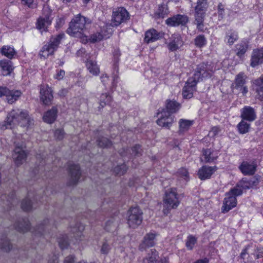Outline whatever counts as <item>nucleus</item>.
<instances>
[{"instance_id": "1", "label": "nucleus", "mask_w": 263, "mask_h": 263, "mask_svg": "<svg viewBox=\"0 0 263 263\" xmlns=\"http://www.w3.org/2000/svg\"><path fill=\"white\" fill-rule=\"evenodd\" d=\"M213 67L211 65L202 63L199 64L192 77L188 79L182 90L184 98L190 99L193 97L197 83L202 78L210 77L213 73Z\"/></svg>"}, {"instance_id": "2", "label": "nucleus", "mask_w": 263, "mask_h": 263, "mask_svg": "<svg viewBox=\"0 0 263 263\" xmlns=\"http://www.w3.org/2000/svg\"><path fill=\"white\" fill-rule=\"evenodd\" d=\"M33 120L26 110L15 109L8 115L6 120L0 125L2 129L13 128L17 125L22 127H29L33 124Z\"/></svg>"}, {"instance_id": "3", "label": "nucleus", "mask_w": 263, "mask_h": 263, "mask_svg": "<svg viewBox=\"0 0 263 263\" xmlns=\"http://www.w3.org/2000/svg\"><path fill=\"white\" fill-rule=\"evenodd\" d=\"M86 23V18L80 15L75 16L70 22L67 32L70 35L81 37Z\"/></svg>"}, {"instance_id": "4", "label": "nucleus", "mask_w": 263, "mask_h": 263, "mask_svg": "<svg viewBox=\"0 0 263 263\" xmlns=\"http://www.w3.org/2000/svg\"><path fill=\"white\" fill-rule=\"evenodd\" d=\"M242 194V190L238 187H234L229 192L226 193L223 201V205L221 211L223 213H227L235 207L237 205L236 197Z\"/></svg>"}, {"instance_id": "5", "label": "nucleus", "mask_w": 263, "mask_h": 263, "mask_svg": "<svg viewBox=\"0 0 263 263\" xmlns=\"http://www.w3.org/2000/svg\"><path fill=\"white\" fill-rule=\"evenodd\" d=\"M164 207L163 210L164 214H167L171 209H176L180 203L178 195L175 188L168 189L163 199Z\"/></svg>"}, {"instance_id": "6", "label": "nucleus", "mask_w": 263, "mask_h": 263, "mask_svg": "<svg viewBox=\"0 0 263 263\" xmlns=\"http://www.w3.org/2000/svg\"><path fill=\"white\" fill-rule=\"evenodd\" d=\"M64 36V33H60L56 36H52L50 39L49 42L42 47L40 55L44 58H46L49 55L53 54L58 49Z\"/></svg>"}, {"instance_id": "7", "label": "nucleus", "mask_w": 263, "mask_h": 263, "mask_svg": "<svg viewBox=\"0 0 263 263\" xmlns=\"http://www.w3.org/2000/svg\"><path fill=\"white\" fill-rule=\"evenodd\" d=\"M208 4L206 0H198L195 8V17L197 28L200 31L203 30V18Z\"/></svg>"}, {"instance_id": "8", "label": "nucleus", "mask_w": 263, "mask_h": 263, "mask_svg": "<svg viewBox=\"0 0 263 263\" xmlns=\"http://www.w3.org/2000/svg\"><path fill=\"white\" fill-rule=\"evenodd\" d=\"M142 212L138 207L131 208L127 213V223L129 227L136 228L142 221Z\"/></svg>"}, {"instance_id": "9", "label": "nucleus", "mask_w": 263, "mask_h": 263, "mask_svg": "<svg viewBox=\"0 0 263 263\" xmlns=\"http://www.w3.org/2000/svg\"><path fill=\"white\" fill-rule=\"evenodd\" d=\"M128 17V13L126 10L123 8H119L113 11L111 23L109 25H106V27L111 28L112 26H118L126 21Z\"/></svg>"}, {"instance_id": "10", "label": "nucleus", "mask_w": 263, "mask_h": 263, "mask_svg": "<svg viewBox=\"0 0 263 263\" xmlns=\"http://www.w3.org/2000/svg\"><path fill=\"white\" fill-rule=\"evenodd\" d=\"M158 119L157 123L159 126L170 128L174 122V116L165 109H162L158 113Z\"/></svg>"}, {"instance_id": "11", "label": "nucleus", "mask_w": 263, "mask_h": 263, "mask_svg": "<svg viewBox=\"0 0 263 263\" xmlns=\"http://www.w3.org/2000/svg\"><path fill=\"white\" fill-rule=\"evenodd\" d=\"M25 146L23 143H16L12 154V158L17 165L23 164L26 160V153L24 149Z\"/></svg>"}, {"instance_id": "12", "label": "nucleus", "mask_w": 263, "mask_h": 263, "mask_svg": "<svg viewBox=\"0 0 263 263\" xmlns=\"http://www.w3.org/2000/svg\"><path fill=\"white\" fill-rule=\"evenodd\" d=\"M247 76L242 72L238 74L233 85L234 89H237L243 96L248 92V87L245 85Z\"/></svg>"}, {"instance_id": "13", "label": "nucleus", "mask_w": 263, "mask_h": 263, "mask_svg": "<svg viewBox=\"0 0 263 263\" xmlns=\"http://www.w3.org/2000/svg\"><path fill=\"white\" fill-rule=\"evenodd\" d=\"M52 20V17L49 13L40 16L36 23L37 29L41 32L47 31L48 27L51 24Z\"/></svg>"}, {"instance_id": "14", "label": "nucleus", "mask_w": 263, "mask_h": 263, "mask_svg": "<svg viewBox=\"0 0 263 263\" xmlns=\"http://www.w3.org/2000/svg\"><path fill=\"white\" fill-rule=\"evenodd\" d=\"M183 42L180 34L175 33L170 38L167 47L171 51H174L182 47Z\"/></svg>"}, {"instance_id": "15", "label": "nucleus", "mask_w": 263, "mask_h": 263, "mask_svg": "<svg viewBox=\"0 0 263 263\" xmlns=\"http://www.w3.org/2000/svg\"><path fill=\"white\" fill-rule=\"evenodd\" d=\"M41 100L45 104H48L51 103L52 98V91L48 86L42 85L40 90Z\"/></svg>"}, {"instance_id": "16", "label": "nucleus", "mask_w": 263, "mask_h": 263, "mask_svg": "<svg viewBox=\"0 0 263 263\" xmlns=\"http://www.w3.org/2000/svg\"><path fill=\"white\" fill-rule=\"evenodd\" d=\"M101 30V33H96L92 34L89 38V40L91 42L95 43L100 41L103 39L108 38L110 35L112 34V31L111 28H108L104 26Z\"/></svg>"}, {"instance_id": "17", "label": "nucleus", "mask_w": 263, "mask_h": 263, "mask_svg": "<svg viewBox=\"0 0 263 263\" xmlns=\"http://www.w3.org/2000/svg\"><path fill=\"white\" fill-rule=\"evenodd\" d=\"M240 117L243 120L249 122L254 121L256 116L254 109L250 106H245L240 110Z\"/></svg>"}, {"instance_id": "18", "label": "nucleus", "mask_w": 263, "mask_h": 263, "mask_svg": "<svg viewBox=\"0 0 263 263\" xmlns=\"http://www.w3.org/2000/svg\"><path fill=\"white\" fill-rule=\"evenodd\" d=\"M216 170V166H204L199 170L198 175L201 180L207 179L211 177Z\"/></svg>"}, {"instance_id": "19", "label": "nucleus", "mask_w": 263, "mask_h": 263, "mask_svg": "<svg viewBox=\"0 0 263 263\" xmlns=\"http://www.w3.org/2000/svg\"><path fill=\"white\" fill-rule=\"evenodd\" d=\"M256 165L254 162L244 161L239 166V169L244 175H253L256 171Z\"/></svg>"}, {"instance_id": "20", "label": "nucleus", "mask_w": 263, "mask_h": 263, "mask_svg": "<svg viewBox=\"0 0 263 263\" xmlns=\"http://www.w3.org/2000/svg\"><path fill=\"white\" fill-rule=\"evenodd\" d=\"M188 21L187 17L182 15H177L166 20V23L171 26H176L185 24Z\"/></svg>"}, {"instance_id": "21", "label": "nucleus", "mask_w": 263, "mask_h": 263, "mask_svg": "<svg viewBox=\"0 0 263 263\" xmlns=\"http://www.w3.org/2000/svg\"><path fill=\"white\" fill-rule=\"evenodd\" d=\"M163 34L152 29L147 31L145 33L144 42L147 43L155 42L162 37Z\"/></svg>"}, {"instance_id": "22", "label": "nucleus", "mask_w": 263, "mask_h": 263, "mask_svg": "<svg viewBox=\"0 0 263 263\" xmlns=\"http://www.w3.org/2000/svg\"><path fill=\"white\" fill-rule=\"evenodd\" d=\"M263 63V49L253 50L252 54L251 66L255 67Z\"/></svg>"}, {"instance_id": "23", "label": "nucleus", "mask_w": 263, "mask_h": 263, "mask_svg": "<svg viewBox=\"0 0 263 263\" xmlns=\"http://www.w3.org/2000/svg\"><path fill=\"white\" fill-rule=\"evenodd\" d=\"M156 234L149 233L146 234L142 242L139 246V249L141 251L144 250L146 247H152L155 245Z\"/></svg>"}, {"instance_id": "24", "label": "nucleus", "mask_w": 263, "mask_h": 263, "mask_svg": "<svg viewBox=\"0 0 263 263\" xmlns=\"http://www.w3.org/2000/svg\"><path fill=\"white\" fill-rule=\"evenodd\" d=\"M253 89L257 93L256 97L262 100H263V76L253 81Z\"/></svg>"}, {"instance_id": "25", "label": "nucleus", "mask_w": 263, "mask_h": 263, "mask_svg": "<svg viewBox=\"0 0 263 263\" xmlns=\"http://www.w3.org/2000/svg\"><path fill=\"white\" fill-rule=\"evenodd\" d=\"M218 157V152L211 149H204L203 151V155L201 158L202 161L204 162H211L216 160Z\"/></svg>"}, {"instance_id": "26", "label": "nucleus", "mask_w": 263, "mask_h": 263, "mask_svg": "<svg viewBox=\"0 0 263 263\" xmlns=\"http://www.w3.org/2000/svg\"><path fill=\"white\" fill-rule=\"evenodd\" d=\"M69 174L71 184L76 183L79 181L81 176L79 166L75 164L71 165L69 166Z\"/></svg>"}, {"instance_id": "27", "label": "nucleus", "mask_w": 263, "mask_h": 263, "mask_svg": "<svg viewBox=\"0 0 263 263\" xmlns=\"http://www.w3.org/2000/svg\"><path fill=\"white\" fill-rule=\"evenodd\" d=\"M13 70L12 63L6 60L0 61V74L7 76L9 75Z\"/></svg>"}, {"instance_id": "28", "label": "nucleus", "mask_w": 263, "mask_h": 263, "mask_svg": "<svg viewBox=\"0 0 263 263\" xmlns=\"http://www.w3.org/2000/svg\"><path fill=\"white\" fill-rule=\"evenodd\" d=\"M22 95L20 90H10L6 87L5 88L4 96L7 98V100L9 103H13L18 100Z\"/></svg>"}, {"instance_id": "29", "label": "nucleus", "mask_w": 263, "mask_h": 263, "mask_svg": "<svg viewBox=\"0 0 263 263\" xmlns=\"http://www.w3.org/2000/svg\"><path fill=\"white\" fill-rule=\"evenodd\" d=\"M58 110L56 108L53 107L45 113L43 117V121L47 123L51 124L56 119Z\"/></svg>"}, {"instance_id": "30", "label": "nucleus", "mask_w": 263, "mask_h": 263, "mask_svg": "<svg viewBox=\"0 0 263 263\" xmlns=\"http://www.w3.org/2000/svg\"><path fill=\"white\" fill-rule=\"evenodd\" d=\"M84 230V226L80 223H77L75 227L71 228V231L76 241H80L83 238L82 232Z\"/></svg>"}, {"instance_id": "31", "label": "nucleus", "mask_w": 263, "mask_h": 263, "mask_svg": "<svg viewBox=\"0 0 263 263\" xmlns=\"http://www.w3.org/2000/svg\"><path fill=\"white\" fill-rule=\"evenodd\" d=\"M1 54L9 59H12L16 55V51L14 48L9 45L3 46L1 50Z\"/></svg>"}, {"instance_id": "32", "label": "nucleus", "mask_w": 263, "mask_h": 263, "mask_svg": "<svg viewBox=\"0 0 263 263\" xmlns=\"http://www.w3.org/2000/svg\"><path fill=\"white\" fill-rule=\"evenodd\" d=\"M87 70L93 76H98L100 73V68L95 61L89 60L86 64Z\"/></svg>"}, {"instance_id": "33", "label": "nucleus", "mask_w": 263, "mask_h": 263, "mask_svg": "<svg viewBox=\"0 0 263 263\" xmlns=\"http://www.w3.org/2000/svg\"><path fill=\"white\" fill-rule=\"evenodd\" d=\"M180 107V104L176 101L167 100L166 104V107L163 109L168 111L172 114L178 111Z\"/></svg>"}, {"instance_id": "34", "label": "nucleus", "mask_w": 263, "mask_h": 263, "mask_svg": "<svg viewBox=\"0 0 263 263\" xmlns=\"http://www.w3.org/2000/svg\"><path fill=\"white\" fill-rule=\"evenodd\" d=\"M157 257L158 253L156 250L151 249V252L143 259L142 263H156Z\"/></svg>"}, {"instance_id": "35", "label": "nucleus", "mask_w": 263, "mask_h": 263, "mask_svg": "<svg viewBox=\"0 0 263 263\" xmlns=\"http://www.w3.org/2000/svg\"><path fill=\"white\" fill-rule=\"evenodd\" d=\"M193 120L181 119L179 121V132H184L189 129L193 124Z\"/></svg>"}, {"instance_id": "36", "label": "nucleus", "mask_w": 263, "mask_h": 263, "mask_svg": "<svg viewBox=\"0 0 263 263\" xmlns=\"http://www.w3.org/2000/svg\"><path fill=\"white\" fill-rule=\"evenodd\" d=\"M238 39V35L236 32L230 30L227 32L225 37V42L231 45Z\"/></svg>"}, {"instance_id": "37", "label": "nucleus", "mask_w": 263, "mask_h": 263, "mask_svg": "<svg viewBox=\"0 0 263 263\" xmlns=\"http://www.w3.org/2000/svg\"><path fill=\"white\" fill-rule=\"evenodd\" d=\"M99 104L101 107L109 105L112 101L111 97L107 93H102L99 98Z\"/></svg>"}, {"instance_id": "38", "label": "nucleus", "mask_w": 263, "mask_h": 263, "mask_svg": "<svg viewBox=\"0 0 263 263\" xmlns=\"http://www.w3.org/2000/svg\"><path fill=\"white\" fill-rule=\"evenodd\" d=\"M237 127L240 134H245L249 132L250 124L248 123L245 120L242 119L238 124Z\"/></svg>"}, {"instance_id": "39", "label": "nucleus", "mask_w": 263, "mask_h": 263, "mask_svg": "<svg viewBox=\"0 0 263 263\" xmlns=\"http://www.w3.org/2000/svg\"><path fill=\"white\" fill-rule=\"evenodd\" d=\"M236 48V54L240 57L246 52L248 48V44L246 42H242L238 44Z\"/></svg>"}, {"instance_id": "40", "label": "nucleus", "mask_w": 263, "mask_h": 263, "mask_svg": "<svg viewBox=\"0 0 263 263\" xmlns=\"http://www.w3.org/2000/svg\"><path fill=\"white\" fill-rule=\"evenodd\" d=\"M15 227L18 231L25 232L30 230V223L28 219H23L21 222L18 223Z\"/></svg>"}, {"instance_id": "41", "label": "nucleus", "mask_w": 263, "mask_h": 263, "mask_svg": "<svg viewBox=\"0 0 263 263\" xmlns=\"http://www.w3.org/2000/svg\"><path fill=\"white\" fill-rule=\"evenodd\" d=\"M197 242V238L193 235H189L186 241V247L189 250H192Z\"/></svg>"}, {"instance_id": "42", "label": "nucleus", "mask_w": 263, "mask_h": 263, "mask_svg": "<svg viewBox=\"0 0 263 263\" xmlns=\"http://www.w3.org/2000/svg\"><path fill=\"white\" fill-rule=\"evenodd\" d=\"M195 45L199 48L204 46L206 44V40L203 35L197 36L195 39Z\"/></svg>"}, {"instance_id": "43", "label": "nucleus", "mask_w": 263, "mask_h": 263, "mask_svg": "<svg viewBox=\"0 0 263 263\" xmlns=\"http://www.w3.org/2000/svg\"><path fill=\"white\" fill-rule=\"evenodd\" d=\"M12 246L10 242L6 238H2L0 240V248L6 251H9L11 249Z\"/></svg>"}, {"instance_id": "44", "label": "nucleus", "mask_w": 263, "mask_h": 263, "mask_svg": "<svg viewBox=\"0 0 263 263\" xmlns=\"http://www.w3.org/2000/svg\"><path fill=\"white\" fill-rule=\"evenodd\" d=\"M58 242L60 248L62 249L66 248L69 245V241L66 235H62L58 239Z\"/></svg>"}, {"instance_id": "45", "label": "nucleus", "mask_w": 263, "mask_h": 263, "mask_svg": "<svg viewBox=\"0 0 263 263\" xmlns=\"http://www.w3.org/2000/svg\"><path fill=\"white\" fill-rule=\"evenodd\" d=\"M21 207L24 211H28L32 208V203L30 200L28 198H26L23 200Z\"/></svg>"}, {"instance_id": "46", "label": "nucleus", "mask_w": 263, "mask_h": 263, "mask_svg": "<svg viewBox=\"0 0 263 263\" xmlns=\"http://www.w3.org/2000/svg\"><path fill=\"white\" fill-rule=\"evenodd\" d=\"M178 175L179 177L182 178L184 181H187L189 180V173L187 170L185 168H181L179 169L177 172Z\"/></svg>"}, {"instance_id": "47", "label": "nucleus", "mask_w": 263, "mask_h": 263, "mask_svg": "<svg viewBox=\"0 0 263 263\" xmlns=\"http://www.w3.org/2000/svg\"><path fill=\"white\" fill-rule=\"evenodd\" d=\"M253 185L252 183H251L250 182H248L245 180H242L237 184V185L235 187H238L241 189L242 191L243 189H249Z\"/></svg>"}, {"instance_id": "48", "label": "nucleus", "mask_w": 263, "mask_h": 263, "mask_svg": "<svg viewBox=\"0 0 263 263\" xmlns=\"http://www.w3.org/2000/svg\"><path fill=\"white\" fill-rule=\"evenodd\" d=\"M126 165L124 164H123L121 165H119L116 167L114 169V172L116 174L120 176L123 175L126 172Z\"/></svg>"}, {"instance_id": "49", "label": "nucleus", "mask_w": 263, "mask_h": 263, "mask_svg": "<svg viewBox=\"0 0 263 263\" xmlns=\"http://www.w3.org/2000/svg\"><path fill=\"white\" fill-rule=\"evenodd\" d=\"M97 141L98 144L100 147H107L111 144V142L106 138H102L101 139H99Z\"/></svg>"}, {"instance_id": "50", "label": "nucleus", "mask_w": 263, "mask_h": 263, "mask_svg": "<svg viewBox=\"0 0 263 263\" xmlns=\"http://www.w3.org/2000/svg\"><path fill=\"white\" fill-rule=\"evenodd\" d=\"M22 4L27 6L29 8H34L36 7V3L34 0H22Z\"/></svg>"}, {"instance_id": "51", "label": "nucleus", "mask_w": 263, "mask_h": 263, "mask_svg": "<svg viewBox=\"0 0 263 263\" xmlns=\"http://www.w3.org/2000/svg\"><path fill=\"white\" fill-rule=\"evenodd\" d=\"M65 71L63 70H58L56 73L54 75L53 78L58 80H62L65 76Z\"/></svg>"}, {"instance_id": "52", "label": "nucleus", "mask_w": 263, "mask_h": 263, "mask_svg": "<svg viewBox=\"0 0 263 263\" xmlns=\"http://www.w3.org/2000/svg\"><path fill=\"white\" fill-rule=\"evenodd\" d=\"M110 248L109 246V245L107 243L106 241H105L103 242L101 249V252L102 253L106 254L108 253L109 251L110 250Z\"/></svg>"}, {"instance_id": "53", "label": "nucleus", "mask_w": 263, "mask_h": 263, "mask_svg": "<svg viewBox=\"0 0 263 263\" xmlns=\"http://www.w3.org/2000/svg\"><path fill=\"white\" fill-rule=\"evenodd\" d=\"M54 136L58 139L61 140L64 137V132L61 129H58L55 131Z\"/></svg>"}, {"instance_id": "54", "label": "nucleus", "mask_w": 263, "mask_h": 263, "mask_svg": "<svg viewBox=\"0 0 263 263\" xmlns=\"http://www.w3.org/2000/svg\"><path fill=\"white\" fill-rule=\"evenodd\" d=\"M116 225L112 221H108L106 222L105 229L107 231H110L115 229Z\"/></svg>"}, {"instance_id": "55", "label": "nucleus", "mask_w": 263, "mask_h": 263, "mask_svg": "<svg viewBox=\"0 0 263 263\" xmlns=\"http://www.w3.org/2000/svg\"><path fill=\"white\" fill-rule=\"evenodd\" d=\"M219 129L217 127H214L212 128V129L210 131L209 133V136L210 137H214L216 136L219 133Z\"/></svg>"}, {"instance_id": "56", "label": "nucleus", "mask_w": 263, "mask_h": 263, "mask_svg": "<svg viewBox=\"0 0 263 263\" xmlns=\"http://www.w3.org/2000/svg\"><path fill=\"white\" fill-rule=\"evenodd\" d=\"M141 148L140 145H136L132 148L133 154L135 156L138 155L141 152Z\"/></svg>"}, {"instance_id": "57", "label": "nucleus", "mask_w": 263, "mask_h": 263, "mask_svg": "<svg viewBox=\"0 0 263 263\" xmlns=\"http://www.w3.org/2000/svg\"><path fill=\"white\" fill-rule=\"evenodd\" d=\"M218 12L221 18H222L223 15L224 9L223 6L221 4L218 5Z\"/></svg>"}, {"instance_id": "58", "label": "nucleus", "mask_w": 263, "mask_h": 263, "mask_svg": "<svg viewBox=\"0 0 263 263\" xmlns=\"http://www.w3.org/2000/svg\"><path fill=\"white\" fill-rule=\"evenodd\" d=\"M102 82L104 84H106L109 80L108 77L106 74H103L101 77Z\"/></svg>"}, {"instance_id": "59", "label": "nucleus", "mask_w": 263, "mask_h": 263, "mask_svg": "<svg viewBox=\"0 0 263 263\" xmlns=\"http://www.w3.org/2000/svg\"><path fill=\"white\" fill-rule=\"evenodd\" d=\"M74 257L72 255L66 257L64 260V263H73Z\"/></svg>"}, {"instance_id": "60", "label": "nucleus", "mask_w": 263, "mask_h": 263, "mask_svg": "<svg viewBox=\"0 0 263 263\" xmlns=\"http://www.w3.org/2000/svg\"><path fill=\"white\" fill-rule=\"evenodd\" d=\"M58 259L57 256L54 255L51 258H50L48 261V263H58Z\"/></svg>"}, {"instance_id": "61", "label": "nucleus", "mask_w": 263, "mask_h": 263, "mask_svg": "<svg viewBox=\"0 0 263 263\" xmlns=\"http://www.w3.org/2000/svg\"><path fill=\"white\" fill-rule=\"evenodd\" d=\"M43 230H44V228L42 226L39 227L36 229H35L34 233L36 235L38 234H42Z\"/></svg>"}, {"instance_id": "62", "label": "nucleus", "mask_w": 263, "mask_h": 263, "mask_svg": "<svg viewBox=\"0 0 263 263\" xmlns=\"http://www.w3.org/2000/svg\"><path fill=\"white\" fill-rule=\"evenodd\" d=\"M194 263H209V260L205 258L204 259H198Z\"/></svg>"}, {"instance_id": "63", "label": "nucleus", "mask_w": 263, "mask_h": 263, "mask_svg": "<svg viewBox=\"0 0 263 263\" xmlns=\"http://www.w3.org/2000/svg\"><path fill=\"white\" fill-rule=\"evenodd\" d=\"M5 88V87H0V97L4 96Z\"/></svg>"}, {"instance_id": "64", "label": "nucleus", "mask_w": 263, "mask_h": 263, "mask_svg": "<svg viewBox=\"0 0 263 263\" xmlns=\"http://www.w3.org/2000/svg\"><path fill=\"white\" fill-rule=\"evenodd\" d=\"M263 254V249L260 250V251L258 253L256 254V258H259L262 256Z\"/></svg>"}]
</instances>
